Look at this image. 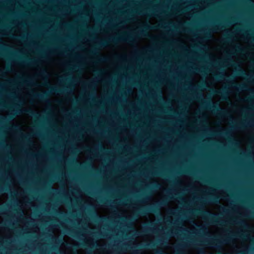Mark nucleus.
Listing matches in <instances>:
<instances>
[{"label": "nucleus", "instance_id": "3", "mask_svg": "<svg viewBox=\"0 0 254 254\" xmlns=\"http://www.w3.org/2000/svg\"><path fill=\"white\" fill-rule=\"evenodd\" d=\"M204 105L206 109L211 110L214 113L223 116L226 115L227 112L225 110L220 108L217 104L211 102L210 101H204Z\"/></svg>", "mask_w": 254, "mask_h": 254}, {"label": "nucleus", "instance_id": "42", "mask_svg": "<svg viewBox=\"0 0 254 254\" xmlns=\"http://www.w3.org/2000/svg\"><path fill=\"white\" fill-rule=\"evenodd\" d=\"M184 172L185 173H187V174H190V171H188V170H186Z\"/></svg>", "mask_w": 254, "mask_h": 254}, {"label": "nucleus", "instance_id": "35", "mask_svg": "<svg viewBox=\"0 0 254 254\" xmlns=\"http://www.w3.org/2000/svg\"><path fill=\"white\" fill-rule=\"evenodd\" d=\"M195 70L197 71L201 72L202 73H203V72L204 73V71L201 70H200L199 69H198V68H195Z\"/></svg>", "mask_w": 254, "mask_h": 254}, {"label": "nucleus", "instance_id": "31", "mask_svg": "<svg viewBox=\"0 0 254 254\" xmlns=\"http://www.w3.org/2000/svg\"><path fill=\"white\" fill-rule=\"evenodd\" d=\"M231 37L230 36H226L224 39V42L225 43H228L230 41Z\"/></svg>", "mask_w": 254, "mask_h": 254}, {"label": "nucleus", "instance_id": "56", "mask_svg": "<svg viewBox=\"0 0 254 254\" xmlns=\"http://www.w3.org/2000/svg\"><path fill=\"white\" fill-rule=\"evenodd\" d=\"M172 24V26H173L174 28H175V26H174V25L172 24V23H171Z\"/></svg>", "mask_w": 254, "mask_h": 254}, {"label": "nucleus", "instance_id": "27", "mask_svg": "<svg viewBox=\"0 0 254 254\" xmlns=\"http://www.w3.org/2000/svg\"><path fill=\"white\" fill-rule=\"evenodd\" d=\"M155 243L153 242H151L145 245L146 247L147 248H152L153 247H155Z\"/></svg>", "mask_w": 254, "mask_h": 254}, {"label": "nucleus", "instance_id": "8", "mask_svg": "<svg viewBox=\"0 0 254 254\" xmlns=\"http://www.w3.org/2000/svg\"><path fill=\"white\" fill-rule=\"evenodd\" d=\"M18 61L20 63L31 65L36 64V61L27 58H19Z\"/></svg>", "mask_w": 254, "mask_h": 254}, {"label": "nucleus", "instance_id": "22", "mask_svg": "<svg viewBox=\"0 0 254 254\" xmlns=\"http://www.w3.org/2000/svg\"><path fill=\"white\" fill-rule=\"evenodd\" d=\"M235 50L237 53H242L244 51L243 49H242L241 47L238 45H235Z\"/></svg>", "mask_w": 254, "mask_h": 254}, {"label": "nucleus", "instance_id": "14", "mask_svg": "<svg viewBox=\"0 0 254 254\" xmlns=\"http://www.w3.org/2000/svg\"><path fill=\"white\" fill-rule=\"evenodd\" d=\"M237 74L239 76H244L245 77H248V75L246 73L244 70L242 69L240 67H239V68L237 71Z\"/></svg>", "mask_w": 254, "mask_h": 254}, {"label": "nucleus", "instance_id": "63", "mask_svg": "<svg viewBox=\"0 0 254 254\" xmlns=\"http://www.w3.org/2000/svg\"><path fill=\"white\" fill-rule=\"evenodd\" d=\"M252 63H253V64H254V61H252Z\"/></svg>", "mask_w": 254, "mask_h": 254}, {"label": "nucleus", "instance_id": "9", "mask_svg": "<svg viewBox=\"0 0 254 254\" xmlns=\"http://www.w3.org/2000/svg\"><path fill=\"white\" fill-rule=\"evenodd\" d=\"M219 198L218 196L210 195L208 196L206 199L200 200L202 202L216 203L219 201Z\"/></svg>", "mask_w": 254, "mask_h": 254}, {"label": "nucleus", "instance_id": "47", "mask_svg": "<svg viewBox=\"0 0 254 254\" xmlns=\"http://www.w3.org/2000/svg\"><path fill=\"white\" fill-rule=\"evenodd\" d=\"M172 214H173V215H176V211L172 212Z\"/></svg>", "mask_w": 254, "mask_h": 254}, {"label": "nucleus", "instance_id": "61", "mask_svg": "<svg viewBox=\"0 0 254 254\" xmlns=\"http://www.w3.org/2000/svg\"><path fill=\"white\" fill-rule=\"evenodd\" d=\"M91 31H94V29H91Z\"/></svg>", "mask_w": 254, "mask_h": 254}, {"label": "nucleus", "instance_id": "45", "mask_svg": "<svg viewBox=\"0 0 254 254\" xmlns=\"http://www.w3.org/2000/svg\"><path fill=\"white\" fill-rule=\"evenodd\" d=\"M44 85H45V86H48V85H49V83H48V82H46L45 83V84H44Z\"/></svg>", "mask_w": 254, "mask_h": 254}, {"label": "nucleus", "instance_id": "4", "mask_svg": "<svg viewBox=\"0 0 254 254\" xmlns=\"http://www.w3.org/2000/svg\"><path fill=\"white\" fill-rule=\"evenodd\" d=\"M232 237H227L226 239L221 241L218 239L212 238L211 241H206L205 242L207 245H209L211 247H216L217 244H226L228 243L232 239Z\"/></svg>", "mask_w": 254, "mask_h": 254}, {"label": "nucleus", "instance_id": "38", "mask_svg": "<svg viewBox=\"0 0 254 254\" xmlns=\"http://www.w3.org/2000/svg\"><path fill=\"white\" fill-rule=\"evenodd\" d=\"M148 11H149V12H150L151 13L153 14H154V15H155V13L154 12V11H152V10H151L149 9V10H148Z\"/></svg>", "mask_w": 254, "mask_h": 254}, {"label": "nucleus", "instance_id": "54", "mask_svg": "<svg viewBox=\"0 0 254 254\" xmlns=\"http://www.w3.org/2000/svg\"><path fill=\"white\" fill-rule=\"evenodd\" d=\"M101 201L102 203H106V202H104V201L101 200Z\"/></svg>", "mask_w": 254, "mask_h": 254}, {"label": "nucleus", "instance_id": "62", "mask_svg": "<svg viewBox=\"0 0 254 254\" xmlns=\"http://www.w3.org/2000/svg\"><path fill=\"white\" fill-rule=\"evenodd\" d=\"M181 247H183L184 246L183 245H180Z\"/></svg>", "mask_w": 254, "mask_h": 254}, {"label": "nucleus", "instance_id": "33", "mask_svg": "<svg viewBox=\"0 0 254 254\" xmlns=\"http://www.w3.org/2000/svg\"><path fill=\"white\" fill-rule=\"evenodd\" d=\"M91 53L92 54H94V55H97V49L96 48H95L93 50H92Z\"/></svg>", "mask_w": 254, "mask_h": 254}, {"label": "nucleus", "instance_id": "1", "mask_svg": "<svg viewBox=\"0 0 254 254\" xmlns=\"http://www.w3.org/2000/svg\"><path fill=\"white\" fill-rule=\"evenodd\" d=\"M169 201L168 199H165L155 204H150L147 206L140 207L135 211L137 217L146 215L150 213L159 212L160 208L163 206H166Z\"/></svg>", "mask_w": 254, "mask_h": 254}, {"label": "nucleus", "instance_id": "19", "mask_svg": "<svg viewBox=\"0 0 254 254\" xmlns=\"http://www.w3.org/2000/svg\"><path fill=\"white\" fill-rule=\"evenodd\" d=\"M214 76L217 80H220L224 78V75L222 73L215 74Z\"/></svg>", "mask_w": 254, "mask_h": 254}, {"label": "nucleus", "instance_id": "48", "mask_svg": "<svg viewBox=\"0 0 254 254\" xmlns=\"http://www.w3.org/2000/svg\"><path fill=\"white\" fill-rule=\"evenodd\" d=\"M251 79H252V80H253V81H254V77L253 78V76H251Z\"/></svg>", "mask_w": 254, "mask_h": 254}, {"label": "nucleus", "instance_id": "44", "mask_svg": "<svg viewBox=\"0 0 254 254\" xmlns=\"http://www.w3.org/2000/svg\"><path fill=\"white\" fill-rule=\"evenodd\" d=\"M51 189H52V190L53 191H55V192H57V190H56V189H53V188H52Z\"/></svg>", "mask_w": 254, "mask_h": 254}, {"label": "nucleus", "instance_id": "57", "mask_svg": "<svg viewBox=\"0 0 254 254\" xmlns=\"http://www.w3.org/2000/svg\"><path fill=\"white\" fill-rule=\"evenodd\" d=\"M25 138L26 139H27V137L26 136H25Z\"/></svg>", "mask_w": 254, "mask_h": 254}, {"label": "nucleus", "instance_id": "18", "mask_svg": "<svg viewBox=\"0 0 254 254\" xmlns=\"http://www.w3.org/2000/svg\"><path fill=\"white\" fill-rule=\"evenodd\" d=\"M40 74L41 76L44 77L45 78V79L46 80H47V79H48V72L47 71V70L45 69H43L42 70L41 73H40Z\"/></svg>", "mask_w": 254, "mask_h": 254}, {"label": "nucleus", "instance_id": "13", "mask_svg": "<svg viewBox=\"0 0 254 254\" xmlns=\"http://www.w3.org/2000/svg\"><path fill=\"white\" fill-rule=\"evenodd\" d=\"M95 220L99 222H109L110 219L108 218L103 217L102 216H98L96 214L95 215Z\"/></svg>", "mask_w": 254, "mask_h": 254}, {"label": "nucleus", "instance_id": "60", "mask_svg": "<svg viewBox=\"0 0 254 254\" xmlns=\"http://www.w3.org/2000/svg\"><path fill=\"white\" fill-rule=\"evenodd\" d=\"M252 216H254V214L253 213Z\"/></svg>", "mask_w": 254, "mask_h": 254}, {"label": "nucleus", "instance_id": "36", "mask_svg": "<svg viewBox=\"0 0 254 254\" xmlns=\"http://www.w3.org/2000/svg\"><path fill=\"white\" fill-rule=\"evenodd\" d=\"M2 120L4 122H6L8 120V119H7L6 118H5V117H2Z\"/></svg>", "mask_w": 254, "mask_h": 254}, {"label": "nucleus", "instance_id": "29", "mask_svg": "<svg viewBox=\"0 0 254 254\" xmlns=\"http://www.w3.org/2000/svg\"><path fill=\"white\" fill-rule=\"evenodd\" d=\"M194 97H195L196 99H202V95L201 94H195V96H194Z\"/></svg>", "mask_w": 254, "mask_h": 254}, {"label": "nucleus", "instance_id": "32", "mask_svg": "<svg viewBox=\"0 0 254 254\" xmlns=\"http://www.w3.org/2000/svg\"><path fill=\"white\" fill-rule=\"evenodd\" d=\"M237 224H240L243 226L244 227H247V225L243 221H239L237 222Z\"/></svg>", "mask_w": 254, "mask_h": 254}, {"label": "nucleus", "instance_id": "55", "mask_svg": "<svg viewBox=\"0 0 254 254\" xmlns=\"http://www.w3.org/2000/svg\"><path fill=\"white\" fill-rule=\"evenodd\" d=\"M21 39H24V37H20Z\"/></svg>", "mask_w": 254, "mask_h": 254}, {"label": "nucleus", "instance_id": "41", "mask_svg": "<svg viewBox=\"0 0 254 254\" xmlns=\"http://www.w3.org/2000/svg\"><path fill=\"white\" fill-rule=\"evenodd\" d=\"M100 148L101 150H106V149L105 148H103L101 145L100 146Z\"/></svg>", "mask_w": 254, "mask_h": 254}, {"label": "nucleus", "instance_id": "24", "mask_svg": "<svg viewBox=\"0 0 254 254\" xmlns=\"http://www.w3.org/2000/svg\"><path fill=\"white\" fill-rule=\"evenodd\" d=\"M153 224L152 222H150L147 224V227L146 228V231L147 232L151 231L152 230V228L151 226H152Z\"/></svg>", "mask_w": 254, "mask_h": 254}, {"label": "nucleus", "instance_id": "52", "mask_svg": "<svg viewBox=\"0 0 254 254\" xmlns=\"http://www.w3.org/2000/svg\"><path fill=\"white\" fill-rule=\"evenodd\" d=\"M159 27H163V25H160L158 26Z\"/></svg>", "mask_w": 254, "mask_h": 254}, {"label": "nucleus", "instance_id": "16", "mask_svg": "<svg viewBox=\"0 0 254 254\" xmlns=\"http://www.w3.org/2000/svg\"><path fill=\"white\" fill-rule=\"evenodd\" d=\"M224 27V26L221 23H215L213 25V28L214 30L221 29Z\"/></svg>", "mask_w": 254, "mask_h": 254}, {"label": "nucleus", "instance_id": "26", "mask_svg": "<svg viewBox=\"0 0 254 254\" xmlns=\"http://www.w3.org/2000/svg\"><path fill=\"white\" fill-rule=\"evenodd\" d=\"M18 113H20V110H16L15 112L12 114V115L9 117L8 119L12 120L14 116L17 115Z\"/></svg>", "mask_w": 254, "mask_h": 254}, {"label": "nucleus", "instance_id": "15", "mask_svg": "<svg viewBox=\"0 0 254 254\" xmlns=\"http://www.w3.org/2000/svg\"><path fill=\"white\" fill-rule=\"evenodd\" d=\"M25 112L30 115L31 116L34 117V118H37L38 117H39V115L38 114V113H36L35 112H34L33 111H32V110H30V109H29V110H26L25 111Z\"/></svg>", "mask_w": 254, "mask_h": 254}, {"label": "nucleus", "instance_id": "17", "mask_svg": "<svg viewBox=\"0 0 254 254\" xmlns=\"http://www.w3.org/2000/svg\"><path fill=\"white\" fill-rule=\"evenodd\" d=\"M221 94L222 99L225 100L227 99V97L228 95V92L226 89H225L223 90L222 92H220Z\"/></svg>", "mask_w": 254, "mask_h": 254}, {"label": "nucleus", "instance_id": "21", "mask_svg": "<svg viewBox=\"0 0 254 254\" xmlns=\"http://www.w3.org/2000/svg\"><path fill=\"white\" fill-rule=\"evenodd\" d=\"M246 127V124L245 123H244V122H241L240 123H239L236 126V127L238 128H240V129H243L245 127Z\"/></svg>", "mask_w": 254, "mask_h": 254}, {"label": "nucleus", "instance_id": "34", "mask_svg": "<svg viewBox=\"0 0 254 254\" xmlns=\"http://www.w3.org/2000/svg\"><path fill=\"white\" fill-rule=\"evenodd\" d=\"M7 190V189H5L4 188L0 187V192H3L4 190Z\"/></svg>", "mask_w": 254, "mask_h": 254}, {"label": "nucleus", "instance_id": "2", "mask_svg": "<svg viewBox=\"0 0 254 254\" xmlns=\"http://www.w3.org/2000/svg\"><path fill=\"white\" fill-rule=\"evenodd\" d=\"M194 214H200L204 219L207 220L212 224H221L218 221V215L207 210L195 209L192 212Z\"/></svg>", "mask_w": 254, "mask_h": 254}, {"label": "nucleus", "instance_id": "11", "mask_svg": "<svg viewBox=\"0 0 254 254\" xmlns=\"http://www.w3.org/2000/svg\"><path fill=\"white\" fill-rule=\"evenodd\" d=\"M232 86L238 91H244L248 89L247 86L244 84H236L233 82Z\"/></svg>", "mask_w": 254, "mask_h": 254}, {"label": "nucleus", "instance_id": "12", "mask_svg": "<svg viewBox=\"0 0 254 254\" xmlns=\"http://www.w3.org/2000/svg\"><path fill=\"white\" fill-rule=\"evenodd\" d=\"M67 88L64 89H60L55 87H50V92H55L57 93H63L64 92H67Z\"/></svg>", "mask_w": 254, "mask_h": 254}, {"label": "nucleus", "instance_id": "7", "mask_svg": "<svg viewBox=\"0 0 254 254\" xmlns=\"http://www.w3.org/2000/svg\"><path fill=\"white\" fill-rule=\"evenodd\" d=\"M156 28L157 27L155 26H152L149 25H147L145 26L142 29L139 30L137 35L140 36H145L147 35V30L154 29Z\"/></svg>", "mask_w": 254, "mask_h": 254}, {"label": "nucleus", "instance_id": "23", "mask_svg": "<svg viewBox=\"0 0 254 254\" xmlns=\"http://www.w3.org/2000/svg\"><path fill=\"white\" fill-rule=\"evenodd\" d=\"M161 185L158 183H154L151 185V189H159Z\"/></svg>", "mask_w": 254, "mask_h": 254}, {"label": "nucleus", "instance_id": "51", "mask_svg": "<svg viewBox=\"0 0 254 254\" xmlns=\"http://www.w3.org/2000/svg\"><path fill=\"white\" fill-rule=\"evenodd\" d=\"M168 198H169V199H171V198H172V197L171 196H170L169 195L168 196Z\"/></svg>", "mask_w": 254, "mask_h": 254}, {"label": "nucleus", "instance_id": "28", "mask_svg": "<svg viewBox=\"0 0 254 254\" xmlns=\"http://www.w3.org/2000/svg\"><path fill=\"white\" fill-rule=\"evenodd\" d=\"M67 233L69 235H70V236H72V237H77L75 235H74V234L75 233V232L72 230H67Z\"/></svg>", "mask_w": 254, "mask_h": 254}, {"label": "nucleus", "instance_id": "10", "mask_svg": "<svg viewBox=\"0 0 254 254\" xmlns=\"http://www.w3.org/2000/svg\"><path fill=\"white\" fill-rule=\"evenodd\" d=\"M34 96L41 101H45L49 96V93L48 92H44L42 93L35 94Z\"/></svg>", "mask_w": 254, "mask_h": 254}, {"label": "nucleus", "instance_id": "5", "mask_svg": "<svg viewBox=\"0 0 254 254\" xmlns=\"http://www.w3.org/2000/svg\"><path fill=\"white\" fill-rule=\"evenodd\" d=\"M133 40V37L130 35H127L125 34L118 37H114L110 39V41L116 43L119 41L131 42Z\"/></svg>", "mask_w": 254, "mask_h": 254}, {"label": "nucleus", "instance_id": "43", "mask_svg": "<svg viewBox=\"0 0 254 254\" xmlns=\"http://www.w3.org/2000/svg\"><path fill=\"white\" fill-rule=\"evenodd\" d=\"M205 86H206V84L205 83H203L202 84L201 87H205Z\"/></svg>", "mask_w": 254, "mask_h": 254}, {"label": "nucleus", "instance_id": "40", "mask_svg": "<svg viewBox=\"0 0 254 254\" xmlns=\"http://www.w3.org/2000/svg\"><path fill=\"white\" fill-rule=\"evenodd\" d=\"M3 210V208L0 206V213Z\"/></svg>", "mask_w": 254, "mask_h": 254}, {"label": "nucleus", "instance_id": "58", "mask_svg": "<svg viewBox=\"0 0 254 254\" xmlns=\"http://www.w3.org/2000/svg\"><path fill=\"white\" fill-rule=\"evenodd\" d=\"M82 246H85V245L83 243L82 244Z\"/></svg>", "mask_w": 254, "mask_h": 254}, {"label": "nucleus", "instance_id": "39", "mask_svg": "<svg viewBox=\"0 0 254 254\" xmlns=\"http://www.w3.org/2000/svg\"><path fill=\"white\" fill-rule=\"evenodd\" d=\"M223 208V209H224V212L225 213H228V210L227 209H225L224 208Z\"/></svg>", "mask_w": 254, "mask_h": 254}, {"label": "nucleus", "instance_id": "20", "mask_svg": "<svg viewBox=\"0 0 254 254\" xmlns=\"http://www.w3.org/2000/svg\"><path fill=\"white\" fill-rule=\"evenodd\" d=\"M108 44V42L105 40L101 41L98 42L97 46L99 47H105Z\"/></svg>", "mask_w": 254, "mask_h": 254}, {"label": "nucleus", "instance_id": "46", "mask_svg": "<svg viewBox=\"0 0 254 254\" xmlns=\"http://www.w3.org/2000/svg\"><path fill=\"white\" fill-rule=\"evenodd\" d=\"M185 31H187V32H189V31H190L188 28H186L185 30Z\"/></svg>", "mask_w": 254, "mask_h": 254}, {"label": "nucleus", "instance_id": "37", "mask_svg": "<svg viewBox=\"0 0 254 254\" xmlns=\"http://www.w3.org/2000/svg\"><path fill=\"white\" fill-rule=\"evenodd\" d=\"M241 238H245L246 236L244 235L243 234H241V235L239 236Z\"/></svg>", "mask_w": 254, "mask_h": 254}, {"label": "nucleus", "instance_id": "25", "mask_svg": "<svg viewBox=\"0 0 254 254\" xmlns=\"http://www.w3.org/2000/svg\"><path fill=\"white\" fill-rule=\"evenodd\" d=\"M204 39L205 40L208 39L211 36L210 32H209V31L205 32L204 33Z\"/></svg>", "mask_w": 254, "mask_h": 254}, {"label": "nucleus", "instance_id": "64", "mask_svg": "<svg viewBox=\"0 0 254 254\" xmlns=\"http://www.w3.org/2000/svg\"><path fill=\"white\" fill-rule=\"evenodd\" d=\"M230 61L232 62H233V61H232V60L230 59Z\"/></svg>", "mask_w": 254, "mask_h": 254}, {"label": "nucleus", "instance_id": "49", "mask_svg": "<svg viewBox=\"0 0 254 254\" xmlns=\"http://www.w3.org/2000/svg\"><path fill=\"white\" fill-rule=\"evenodd\" d=\"M155 175H161V174L158 173H155Z\"/></svg>", "mask_w": 254, "mask_h": 254}, {"label": "nucleus", "instance_id": "53", "mask_svg": "<svg viewBox=\"0 0 254 254\" xmlns=\"http://www.w3.org/2000/svg\"><path fill=\"white\" fill-rule=\"evenodd\" d=\"M145 10L142 11L140 13L144 14Z\"/></svg>", "mask_w": 254, "mask_h": 254}, {"label": "nucleus", "instance_id": "6", "mask_svg": "<svg viewBox=\"0 0 254 254\" xmlns=\"http://www.w3.org/2000/svg\"><path fill=\"white\" fill-rule=\"evenodd\" d=\"M9 47L7 45L3 42L0 43V57H7L6 54L9 50Z\"/></svg>", "mask_w": 254, "mask_h": 254}, {"label": "nucleus", "instance_id": "59", "mask_svg": "<svg viewBox=\"0 0 254 254\" xmlns=\"http://www.w3.org/2000/svg\"><path fill=\"white\" fill-rule=\"evenodd\" d=\"M200 179L202 181H204L203 179L202 178H200Z\"/></svg>", "mask_w": 254, "mask_h": 254}, {"label": "nucleus", "instance_id": "30", "mask_svg": "<svg viewBox=\"0 0 254 254\" xmlns=\"http://www.w3.org/2000/svg\"><path fill=\"white\" fill-rule=\"evenodd\" d=\"M98 60L100 62H105L106 60V58L103 57H100L98 59Z\"/></svg>", "mask_w": 254, "mask_h": 254}, {"label": "nucleus", "instance_id": "50", "mask_svg": "<svg viewBox=\"0 0 254 254\" xmlns=\"http://www.w3.org/2000/svg\"><path fill=\"white\" fill-rule=\"evenodd\" d=\"M29 80H25V81H24V82H25V83H27L28 82H29Z\"/></svg>", "mask_w": 254, "mask_h": 254}]
</instances>
